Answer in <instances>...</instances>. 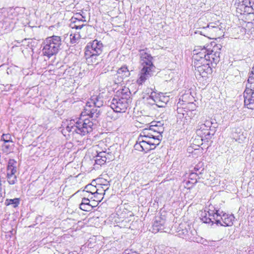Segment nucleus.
<instances>
[{
	"label": "nucleus",
	"instance_id": "nucleus-16",
	"mask_svg": "<svg viewBox=\"0 0 254 254\" xmlns=\"http://www.w3.org/2000/svg\"><path fill=\"white\" fill-rule=\"evenodd\" d=\"M99 203V202L91 200L89 197L83 196L79 207L83 211L89 212L94 207H96Z\"/></svg>",
	"mask_w": 254,
	"mask_h": 254
},
{
	"label": "nucleus",
	"instance_id": "nucleus-46",
	"mask_svg": "<svg viewBox=\"0 0 254 254\" xmlns=\"http://www.w3.org/2000/svg\"><path fill=\"white\" fill-rule=\"evenodd\" d=\"M161 220H160V221H159L160 225H162V224L161 223Z\"/></svg>",
	"mask_w": 254,
	"mask_h": 254
},
{
	"label": "nucleus",
	"instance_id": "nucleus-5",
	"mask_svg": "<svg viewBox=\"0 0 254 254\" xmlns=\"http://www.w3.org/2000/svg\"><path fill=\"white\" fill-rule=\"evenodd\" d=\"M98 96L93 95L87 102L84 107V111L81 114H84L86 117L96 119L100 115L99 108L102 105L103 101L99 100Z\"/></svg>",
	"mask_w": 254,
	"mask_h": 254
},
{
	"label": "nucleus",
	"instance_id": "nucleus-27",
	"mask_svg": "<svg viewBox=\"0 0 254 254\" xmlns=\"http://www.w3.org/2000/svg\"><path fill=\"white\" fill-rule=\"evenodd\" d=\"M169 100V96L165 95L164 93L160 92V108L165 107Z\"/></svg>",
	"mask_w": 254,
	"mask_h": 254
},
{
	"label": "nucleus",
	"instance_id": "nucleus-1",
	"mask_svg": "<svg viewBox=\"0 0 254 254\" xmlns=\"http://www.w3.org/2000/svg\"><path fill=\"white\" fill-rule=\"evenodd\" d=\"M207 47L194 49L193 59L195 70L202 77H206L212 72V64H216L219 61L220 52L217 50L221 49L217 46L214 47L212 50Z\"/></svg>",
	"mask_w": 254,
	"mask_h": 254
},
{
	"label": "nucleus",
	"instance_id": "nucleus-45",
	"mask_svg": "<svg viewBox=\"0 0 254 254\" xmlns=\"http://www.w3.org/2000/svg\"><path fill=\"white\" fill-rule=\"evenodd\" d=\"M159 124H160V125H164V123H161V121H160Z\"/></svg>",
	"mask_w": 254,
	"mask_h": 254
},
{
	"label": "nucleus",
	"instance_id": "nucleus-47",
	"mask_svg": "<svg viewBox=\"0 0 254 254\" xmlns=\"http://www.w3.org/2000/svg\"><path fill=\"white\" fill-rule=\"evenodd\" d=\"M159 219H162V218H161V217H159Z\"/></svg>",
	"mask_w": 254,
	"mask_h": 254
},
{
	"label": "nucleus",
	"instance_id": "nucleus-14",
	"mask_svg": "<svg viewBox=\"0 0 254 254\" xmlns=\"http://www.w3.org/2000/svg\"><path fill=\"white\" fill-rule=\"evenodd\" d=\"M130 75L129 70L127 66L123 65L119 68L114 76V81L115 84H121L125 79Z\"/></svg>",
	"mask_w": 254,
	"mask_h": 254
},
{
	"label": "nucleus",
	"instance_id": "nucleus-13",
	"mask_svg": "<svg viewBox=\"0 0 254 254\" xmlns=\"http://www.w3.org/2000/svg\"><path fill=\"white\" fill-rule=\"evenodd\" d=\"M207 34L209 35V39H216L219 38L224 33V29L220 24L215 23H210L208 24Z\"/></svg>",
	"mask_w": 254,
	"mask_h": 254
},
{
	"label": "nucleus",
	"instance_id": "nucleus-33",
	"mask_svg": "<svg viewBox=\"0 0 254 254\" xmlns=\"http://www.w3.org/2000/svg\"><path fill=\"white\" fill-rule=\"evenodd\" d=\"M203 171V169H199L197 167H195L193 170H191V176H198L199 175H201L202 173V171Z\"/></svg>",
	"mask_w": 254,
	"mask_h": 254
},
{
	"label": "nucleus",
	"instance_id": "nucleus-18",
	"mask_svg": "<svg viewBox=\"0 0 254 254\" xmlns=\"http://www.w3.org/2000/svg\"><path fill=\"white\" fill-rule=\"evenodd\" d=\"M213 211L217 212V209L213 207V205H209L208 210L206 212L205 210L202 212L200 215V218L202 221L205 223L212 224L215 222L216 223V218L212 215H210V211Z\"/></svg>",
	"mask_w": 254,
	"mask_h": 254
},
{
	"label": "nucleus",
	"instance_id": "nucleus-19",
	"mask_svg": "<svg viewBox=\"0 0 254 254\" xmlns=\"http://www.w3.org/2000/svg\"><path fill=\"white\" fill-rule=\"evenodd\" d=\"M204 126L202 123H199L196 129V134L201 137L202 141H207L211 138L213 134H211L209 129Z\"/></svg>",
	"mask_w": 254,
	"mask_h": 254
},
{
	"label": "nucleus",
	"instance_id": "nucleus-48",
	"mask_svg": "<svg viewBox=\"0 0 254 254\" xmlns=\"http://www.w3.org/2000/svg\"><path fill=\"white\" fill-rule=\"evenodd\" d=\"M159 219H162V218H161V217H159Z\"/></svg>",
	"mask_w": 254,
	"mask_h": 254
},
{
	"label": "nucleus",
	"instance_id": "nucleus-30",
	"mask_svg": "<svg viewBox=\"0 0 254 254\" xmlns=\"http://www.w3.org/2000/svg\"><path fill=\"white\" fill-rule=\"evenodd\" d=\"M6 178L8 183L10 185L15 184L17 181L16 174H6Z\"/></svg>",
	"mask_w": 254,
	"mask_h": 254
},
{
	"label": "nucleus",
	"instance_id": "nucleus-21",
	"mask_svg": "<svg viewBox=\"0 0 254 254\" xmlns=\"http://www.w3.org/2000/svg\"><path fill=\"white\" fill-rule=\"evenodd\" d=\"M97 189H96V185H94L93 184H88L84 188V190H83V196H87L89 197L91 200L95 201L97 200L94 199V196H96L95 194H96Z\"/></svg>",
	"mask_w": 254,
	"mask_h": 254
},
{
	"label": "nucleus",
	"instance_id": "nucleus-44",
	"mask_svg": "<svg viewBox=\"0 0 254 254\" xmlns=\"http://www.w3.org/2000/svg\"><path fill=\"white\" fill-rule=\"evenodd\" d=\"M197 177V178H199V175H198V176H191V173H190V178L191 179H194L196 180V179H197V178H196V177Z\"/></svg>",
	"mask_w": 254,
	"mask_h": 254
},
{
	"label": "nucleus",
	"instance_id": "nucleus-24",
	"mask_svg": "<svg viewBox=\"0 0 254 254\" xmlns=\"http://www.w3.org/2000/svg\"><path fill=\"white\" fill-rule=\"evenodd\" d=\"M17 161L13 159H9L6 166V174H16Z\"/></svg>",
	"mask_w": 254,
	"mask_h": 254
},
{
	"label": "nucleus",
	"instance_id": "nucleus-20",
	"mask_svg": "<svg viewBox=\"0 0 254 254\" xmlns=\"http://www.w3.org/2000/svg\"><path fill=\"white\" fill-rule=\"evenodd\" d=\"M130 94L129 89L127 88L124 87L117 90L114 98L129 103L130 100Z\"/></svg>",
	"mask_w": 254,
	"mask_h": 254
},
{
	"label": "nucleus",
	"instance_id": "nucleus-3",
	"mask_svg": "<svg viewBox=\"0 0 254 254\" xmlns=\"http://www.w3.org/2000/svg\"><path fill=\"white\" fill-rule=\"evenodd\" d=\"M141 65L142 68L138 75L136 83L138 85H142L150 77L154 68L152 63V57L149 53L147 48L139 51Z\"/></svg>",
	"mask_w": 254,
	"mask_h": 254
},
{
	"label": "nucleus",
	"instance_id": "nucleus-9",
	"mask_svg": "<svg viewBox=\"0 0 254 254\" xmlns=\"http://www.w3.org/2000/svg\"><path fill=\"white\" fill-rule=\"evenodd\" d=\"M244 105L248 109H254V82L248 79L246 89L243 93Z\"/></svg>",
	"mask_w": 254,
	"mask_h": 254
},
{
	"label": "nucleus",
	"instance_id": "nucleus-38",
	"mask_svg": "<svg viewBox=\"0 0 254 254\" xmlns=\"http://www.w3.org/2000/svg\"><path fill=\"white\" fill-rule=\"evenodd\" d=\"M248 80L251 81V82H254V65L252 67L251 73L250 74Z\"/></svg>",
	"mask_w": 254,
	"mask_h": 254
},
{
	"label": "nucleus",
	"instance_id": "nucleus-12",
	"mask_svg": "<svg viewBox=\"0 0 254 254\" xmlns=\"http://www.w3.org/2000/svg\"><path fill=\"white\" fill-rule=\"evenodd\" d=\"M237 11L241 14H254V0H243L237 7Z\"/></svg>",
	"mask_w": 254,
	"mask_h": 254
},
{
	"label": "nucleus",
	"instance_id": "nucleus-7",
	"mask_svg": "<svg viewBox=\"0 0 254 254\" xmlns=\"http://www.w3.org/2000/svg\"><path fill=\"white\" fill-rule=\"evenodd\" d=\"M93 151L97 154L95 156V162L97 164H104L109 157L107 151V145L103 141H99L98 144L93 147Z\"/></svg>",
	"mask_w": 254,
	"mask_h": 254
},
{
	"label": "nucleus",
	"instance_id": "nucleus-15",
	"mask_svg": "<svg viewBox=\"0 0 254 254\" xmlns=\"http://www.w3.org/2000/svg\"><path fill=\"white\" fill-rule=\"evenodd\" d=\"M83 17L79 13H76L71 19L70 26L72 29L81 30L82 28L87 29L88 25L85 23V21L82 19Z\"/></svg>",
	"mask_w": 254,
	"mask_h": 254
},
{
	"label": "nucleus",
	"instance_id": "nucleus-22",
	"mask_svg": "<svg viewBox=\"0 0 254 254\" xmlns=\"http://www.w3.org/2000/svg\"><path fill=\"white\" fill-rule=\"evenodd\" d=\"M100 55L95 54H84V58L86 64L88 65H95L98 64L100 61Z\"/></svg>",
	"mask_w": 254,
	"mask_h": 254
},
{
	"label": "nucleus",
	"instance_id": "nucleus-26",
	"mask_svg": "<svg viewBox=\"0 0 254 254\" xmlns=\"http://www.w3.org/2000/svg\"><path fill=\"white\" fill-rule=\"evenodd\" d=\"M208 24L205 22V19L203 18H199L194 25L193 29L200 30L206 27Z\"/></svg>",
	"mask_w": 254,
	"mask_h": 254
},
{
	"label": "nucleus",
	"instance_id": "nucleus-4",
	"mask_svg": "<svg viewBox=\"0 0 254 254\" xmlns=\"http://www.w3.org/2000/svg\"><path fill=\"white\" fill-rule=\"evenodd\" d=\"M62 45V38L53 35L47 37L43 42L42 54L49 59L56 55Z\"/></svg>",
	"mask_w": 254,
	"mask_h": 254
},
{
	"label": "nucleus",
	"instance_id": "nucleus-6",
	"mask_svg": "<svg viewBox=\"0 0 254 254\" xmlns=\"http://www.w3.org/2000/svg\"><path fill=\"white\" fill-rule=\"evenodd\" d=\"M94 120L95 119L86 117L84 114H81L80 117L75 122L77 125L78 134L85 136L92 132L94 125Z\"/></svg>",
	"mask_w": 254,
	"mask_h": 254
},
{
	"label": "nucleus",
	"instance_id": "nucleus-11",
	"mask_svg": "<svg viewBox=\"0 0 254 254\" xmlns=\"http://www.w3.org/2000/svg\"><path fill=\"white\" fill-rule=\"evenodd\" d=\"M103 45L100 41L95 39L90 42L84 49L85 54L101 55L103 52Z\"/></svg>",
	"mask_w": 254,
	"mask_h": 254
},
{
	"label": "nucleus",
	"instance_id": "nucleus-23",
	"mask_svg": "<svg viewBox=\"0 0 254 254\" xmlns=\"http://www.w3.org/2000/svg\"><path fill=\"white\" fill-rule=\"evenodd\" d=\"M96 185V189H97V192L96 194H95L96 196H94V199H96V202H100L104 198V195L105 194V192L108 190V189H104V186H102L98 185Z\"/></svg>",
	"mask_w": 254,
	"mask_h": 254
},
{
	"label": "nucleus",
	"instance_id": "nucleus-2",
	"mask_svg": "<svg viewBox=\"0 0 254 254\" xmlns=\"http://www.w3.org/2000/svg\"><path fill=\"white\" fill-rule=\"evenodd\" d=\"M152 127L149 129L145 128L140 133L134 145L135 149L146 153L159 145V132Z\"/></svg>",
	"mask_w": 254,
	"mask_h": 254
},
{
	"label": "nucleus",
	"instance_id": "nucleus-37",
	"mask_svg": "<svg viewBox=\"0 0 254 254\" xmlns=\"http://www.w3.org/2000/svg\"><path fill=\"white\" fill-rule=\"evenodd\" d=\"M160 250H161V252L160 253V254H170L169 252V249L167 247H164L163 246L161 247V249L160 248Z\"/></svg>",
	"mask_w": 254,
	"mask_h": 254
},
{
	"label": "nucleus",
	"instance_id": "nucleus-10",
	"mask_svg": "<svg viewBox=\"0 0 254 254\" xmlns=\"http://www.w3.org/2000/svg\"><path fill=\"white\" fill-rule=\"evenodd\" d=\"M62 133L67 139H72L73 141H76L78 145H82L83 141L77 140V137L75 135L78 133L77 125L74 121H70L65 127L62 129Z\"/></svg>",
	"mask_w": 254,
	"mask_h": 254
},
{
	"label": "nucleus",
	"instance_id": "nucleus-25",
	"mask_svg": "<svg viewBox=\"0 0 254 254\" xmlns=\"http://www.w3.org/2000/svg\"><path fill=\"white\" fill-rule=\"evenodd\" d=\"M96 185L104 186L105 189H109L110 187V183L107 180L103 178L102 177H100L94 180Z\"/></svg>",
	"mask_w": 254,
	"mask_h": 254
},
{
	"label": "nucleus",
	"instance_id": "nucleus-41",
	"mask_svg": "<svg viewBox=\"0 0 254 254\" xmlns=\"http://www.w3.org/2000/svg\"><path fill=\"white\" fill-rule=\"evenodd\" d=\"M106 91H107V93H109V91L107 89V88L106 87H105V88H101L100 90V91L101 92V93H100L99 94V96L101 94H104V93H106ZM106 96H108V94H107L106 95Z\"/></svg>",
	"mask_w": 254,
	"mask_h": 254
},
{
	"label": "nucleus",
	"instance_id": "nucleus-42",
	"mask_svg": "<svg viewBox=\"0 0 254 254\" xmlns=\"http://www.w3.org/2000/svg\"><path fill=\"white\" fill-rule=\"evenodd\" d=\"M153 231L154 233H157L159 232V227H158L157 224H154L153 225Z\"/></svg>",
	"mask_w": 254,
	"mask_h": 254
},
{
	"label": "nucleus",
	"instance_id": "nucleus-31",
	"mask_svg": "<svg viewBox=\"0 0 254 254\" xmlns=\"http://www.w3.org/2000/svg\"><path fill=\"white\" fill-rule=\"evenodd\" d=\"M178 235L179 237L186 240H190L191 238L190 237L189 232L187 229H183L181 231H179Z\"/></svg>",
	"mask_w": 254,
	"mask_h": 254
},
{
	"label": "nucleus",
	"instance_id": "nucleus-8",
	"mask_svg": "<svg viewBox=\"0 0 254 254\" xmlns=\"http://www.w3.org/2000/svg\"><path fill=\"white\" fill-rule=\"evenodd\" d=\"M210 215H212L216 218V224H220L223 226H231L233 224L235 217L232 214L224 213L217 210V212L213 211H210Z\"/></svg>",
	"mask_w": 254,
	"mask_h": 254
},
{
	"label": "nucleus",
	"instance_id": "nucleus-17",
	"mask_svg": "<svg viewBox=\"0 0 254 254\" xmlns=\"http://www.w3.org/2000/svg\"><path fill=\"white\" fill-rule=\"evenodd\" d=\"M129 104L127 102H124L119 99H113L111 104V108L114 111L119 113H124L128 107Z\"/></svg>",
	"mask_w": 254,
	"mask_h": 254
},
{
	"label": "nucleus",
	"instance_id": "nucleus-40",
	"mask_svg": "<svg viewBox=\"0 0 254 254\" xmlns=\"http://www.w3.org/2000/svg\"><path fill=\"white\" fill-rule=\"evenodd\" d=\"M123 254H139L135 251H133L130 250H126L123 253Z\"/></svg>",
	"mask_w": 254,
	"mask_h": 254
},
{
	"label": "nucleus",
	"instance_id": "nucleus-35",
	"mask_svg": "<svg viewBox=\"0 0 254 254\" xmlns=\"http://www.w3.org/2000/svg\"><path fill=\"white\" fill-rule=\"evenodd\" d=\"M201 123H202L204 126V127H206V128L209 130L210 129L211 126L213 124L210 120H205V121H203Z\"/></svg>",
	"mask_w": 254,
	"mask_h": 254
},
{
	"label": "nucleus",
	"instance_id": "nucleus-34",
	"mask_svg": "<svg viewBox=\"0 0 254 254\" xmlns=\"http://www.w3.org/2000/svg\"><path fill=\"white\" fill-rule=\"evenodd\" d=\"M11 139V136L9 133L3 134L2 135V140L5 142H12Z\"/></svg>",
	"mask_w": 254,
	"mask_h": 254
},
{
	"label": "nucleus",
	"instance_id": "nucleus-36",
	"mask_svg": "<svg viewBox=\"0 0 254 254\" xmlns=\"http://www.w3.org/2000/svg\"><path fill=\"white\" fill-rule=\"evenodd\" d=\"M120 210L122 211V212L121 213V214H119V215H120V217L123 218H126L127 216V213L129 212L126 208H124L122 210L121 209Z\"/></svg>",
	"mask_w": 254,
	"mask_h": 254
},
{
	"label": "nucleus",
	"instance_id": "nucleus-39",
	"mask_svg": "<svg viewBox=\"0 0 254 254\" xmlns=\"http://www.w3.org/2000/svg\"><path fill=\"white\" fill-rule=\"evenodd\" d=\"M168 110L170 111V109H166L165 110V113H163L162 114L160 115V116H161V118L164 119L165 121H166L168 119V113H169L168 112Z\"/></svg>",
	"mask_w": 254,
	"mask_h": 254
},
{
	"label": "nucleus",
	"instance_id": "nucleus-29",
	"mask_svg": "<svg viewBox=\"0 0 254 254\" xmlns=\"http://www.w3.org/2000/svg\"><path fill=\"white\" fill-rule=\"evenodd\" d=\"M81 32H71L69 36L70 43L72 44L76 43L77 41L81 38Z\"/></svg>",
	"mask_w": 254,
	"mask_h": 254
},
{
	"label": "nucleus",
	"instance_id": "nucleus-28",
	"mask_svg": "<svg viewBox=\"0 0 254 254\" xmlns=\"http://www.w3.org/2000/svg\"><path fill=\"white\" fill-rule=\"evenodd\" d=\"M4 203L6 206L13 205V207L16 208L20 203V198H15L13 199H6Z\"/></svg>",
	"mask_w": 254,
	"mask_h": 254
},
{
	"label": "nucleus",
	"instance_id": "nucleus-32",
	"mask_svg": "<svg viewBox=\"0 0 254 254\" xmlns=\"http://www.w3.org/2000/svg\"><path fill=\"white\" fill-rule=\"evenodd\" d=\"M207 29H209L208 25H207V26L206 27L204 28V29H202L200 30H195L194 31V34H199L200 35H203L205 37H206L209 38V35H208V34H207V32H208Z\"/></svg>",
	"mask_w": 254,
	"mask_h": 254
},
{
	"label": "nucleus",
	"instance_id": "nucleus-43",
	"mask_svg": "<svg viewBox=\"0 0 254 254\" xmlns=\"http://www.w3.org/2000/svg\"><path fill=\"white\" fill-rule=\"evenodd\" d=\"M250 156L254 158V146H253L251 148V151L250 152Z\"/></svg>",
	"mask_w": 254,
	"mask_h": 254
}]
</instances>
